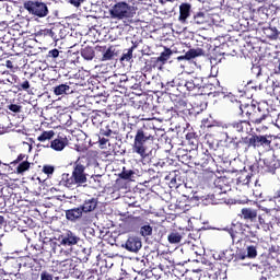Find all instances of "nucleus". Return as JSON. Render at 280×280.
<instances>
[{"label": "nucleus", "instance_id": "f257e3e1", "mask_svg": "<svg viewBox=\"0 0 280 280\" xmlns=\"http://www.w3.org/2000/svg\"><path fill=\"white\" fill-rule=\"evenodd\" d=\"M231 97V102H236L240 108V115L242 117H247L248 122L257 128V126H262L266 130H268V126L272 122V116L268 112V109H262L260 106L253 104H242L236 98L233 100Z\"/></svg>", "mask_w": 280, "mask_h": 280}, {"label": "nucleus", "instance_id": "f03ea898", "mask_svg": "<svg viewBox=\"0 0 280 280\" xmlns=\"http://www.w3.org/2000/svg\"><path fill=\"white\" fill-rule=\"evenodd\" d=\"M153 135H154V129L150 127L143 126L137 130L132 151L136 152V154H139L141 159H145V156H148V143L154 140Z\"/></svg>", "mask_w": 280, "mask_h": 280}, {"label": "nucleus", "instance_id": "7ed1b4c3", "mask_svg": "<svg viewBox=\"0 0 280 280\" xmlns=\"http://www.w3.org/2000/svg\"><path fill=\"white\" fill-rule=\"evenodd\" d=\"M89 174H86V166L82 164H75L73 166L72 175L69 176V174H63L62 175V185L65 187H68L71 189L73 185H84L86 183Z\"/></svg>", "mask_w": 280, "mask_h": 280}, {"label": "nucleus", "instance_id": "20e7f679", "mask_svg": "<svg viewBox=\"0 0 280 280\" xmlns=\"http://www.w3.org/2000/svg\"><path fill=\"white\" fill-rule=\"evenodd\" d=\"M112 19H117L118 21H124V19H133L137 14V9L128 4L127 2H117L109 10Z\"/></svg>", "mask_w": 280, "mask_h": 280}, {"label": "nucleus", "instance_id": "39448f33", "mask_svg": "<svg viewBox=\"0 0 280 280\" xmlns=\"http://www.w3.org/2000/svg\"><path fill=\"white\" fill-rule=\"evenodd\" d=\"M24 9L27 10L33 16H38V19H45L49 14V8L47 3L40 0H28L24 2Z\"/></svg>", "mask_w": 280, "mask_h": 280}, {"label": "nucleus", "instance_id": "423d86ee", "mask_svg": "<svg viewBox=\"0 0 280 280\" xmlns=\"http://www.w3.org/2000/svg\"><path fill=\"white\" fill-rule=\"evenodd\" d=\"M248 148H270L272 137L270 136H252L243 139Z\"/></svg>", "mask_w": 280, "mask_h": 280}, {"label": "nucleus", "instance_id": "0eeeda50", "mask_svg": "<svg viewBox=\"0 0 280 280\" xmlns=\"http://www.w3.org/2000/svg\"><path fill=\"white\" fill-rule=\"evenodd\" d=\"M58 248H60V245L54 240L44 242L42 247L40 245H34L33 255L36 257L34 258V261L38 259V255H42L43 250H47V253H56Z\"/></svg>", "mask_w": 280, "mask_h": 280}, {"label": "nucleus", "instance_id": "6e6552de", "mask_svg": "<svg viewBox=\"0 0 280 280\" xmlns=\"http://www.w3.org/2000/svg\"><path fill=\"white\" fill-rule=\"evenodd\" d=\"M142 246L143 244L141 243V238L135 235L128 236L125 244H122V248H125L129 253H139Z\"/></svg>", "mask_w": 280, "mask_h": 280}, {"label": "nucleus", "instance_id": "1a4fd4ad", "mask_svg": "<svg viewBox=\"0 0 280 280\" xmlns=\"http://www.w3.org/2000/svg\"><path fill=\"white\" fill-rule=\"evenodd\" d=\"M229 130H235L236 132H250L253 126L248 120H238L228 125Z\"/></svg>", "mask_w": 280, "mask_h": 280}, {"label": "nucleus", "instance_id": "9d476101", "mask_svg": "<svg viewBox=\"0 0 280 280\" xmlns=\"http://www.w3.org/2000/svg\"><path fill=\"white\" fill-rule=\"evenodd\" d=\"M244 225L243 223L236 222L232 223L231 228L224 229L231 237L232 244H235V241L237 240V235H243L244 233Z\"/></svg>", "mask_w": 280, "mask_h": 280}, {"label": "nucleus", "instance_id": "9b49d317", "mask_svg": "<svg viewBox=\"0 0 280 280\" xmlns=\"http://www.w3.org/2000/svg\"><path fill=\"white\" fill-rule=\"evenodd\" d=\"M187 93H196V91H200L202 89V78H191L186 79Z\"/></svg>", "mask_w": 280, "mask_h": 280}, {"label": "nucleus", "instance_id": "f8f14e48", "mask_svg": "<svg viewBox=\"0 0 280 280\" xmlns=\"http://www.w3.org/2000/svg\"><path fill=\"white\" fill-rule=\"evenodd\" d=\"M80 242V237L73 234V232L68 231L61 236L60 245L61 246H75Z\"/></svg>", "mask_w": 280, "mask_h": 280}, {"label": "nucleus", "instance_id": "ddd939ff", "mask_svg": "<svg viewBox=\"0 0 280 280\" xmlns=\"http://www.w3.org/2000/svg\"><path fill=\"white\" fill-rule=\"evenodd\" d=\"M171 102H173L177 113H185V110H187V100L185 96H176V94H173Z\"/></svg>", "mask_w": 280, "mask_h": 280}, {"label": "nucleus", "instance_id": "4468645a", "mask_svg": "<svg viewBox=\"0 0 280 280\" xmlns=\"http://www.w3.org/2000/svg\"><path fill=\"white\" fill-rule=\"evenodd\" d=\"M83 213H84V211L82 210V208L80 206L78 208H72V209L66 210V218L70 222H77V220H80V218H82Z\"/></svg>", "mask_w": 280, "mask_h": 280}, {"label": "nucleus", "instance_id": "2eb2a0df", "mask_svg": "<svg viewBox=\"0 0 280 280\" xmlns=\"http://www.w3.org/2000/svg\"><path fill=\"white\" fill-rule=\"evenodd\" d=\"M191 16V4L189 3H182L179 5V21L180 23H186L187 19Z\"/></svg>", "mask_w": 280, "mask_h": 280}, {"label": "nucleus", "instance_id": "dca6fc26", "mask_svg": "<svg viewBox=\"0 0 280 280\" xmlns=\"http://www.w3.org/2000/svg\"><path fill=\"white\" fill-rule=\"evenodd\" d=\"M97 198L85 199L81 210H83V213H91L94 209H97Z\"/></svg>", "mask_w": 280, "mask_h": 280}, {"label": "nucleus", "instance_id": "f3484780", "mask_svg": "<svg viewBox=\"0 0 280 280\" xmlns=\"http://www.w3.org/2000/svg\"><path fill=\"white\" fill-rule=\"evenodd\" d=\"M246 253H247V255L240 254L237 256V259L241 261H244V259H246V257L248 259H255V257H257V245H247Z\"/></svg>", "mask_w": 280, "mask_h": 280}, {"label": "nucleus", "instance_id": "a211bd4d", "mask_svg": "<svg viewBox=\"0 0 280 280\" xmlns=\"http://www.w3.org/2000/svg\"><path fill=\"white\" fill-rule=\"evenodd\" d=\"M192 23H195V25H207V23H209V14L202 11L195 13Z\"/></svg>", "mask_w": 280, "mask_h": 280}, {"label": "nucleus", "instance_id": "6ab92c4d", "mask_svg": "<svg viewBox=\"0 0 280 280\" xmlns=\"http://www.w3.org/2000/svg\"><path fill=\"white\" fill-rule=\"evenodd\" d=\"M262 33L270 40H277V38H279V34H280L279 30H277V26L262 27Z\"/></svg>", "mask_w": 280, "mask_h": 280}, {"label": "nucleus", "instance_id": "aec40b11", "mask_svg": "<svg viewBox=\"0 0 280 280\" xmlns=\"http://www.w3.org/2000/svg\"><path fill=\"white\" fill-rule=\"evenodd\" d=\"M54 93L55 95H71V93H73V89L69 84L65 83L55 86Z\"/></svg>", "mask_w": 280, "mask_h": 280}, {"label": "nucleus", "instance_id": "412c9836", "mask_svg": "<svg viewBox=\"0 0 280 280\" xmlns=\"http://www.w3.org/2000/svg\"><path fill=\"white\" fill-rule=\"evenodd\" d=\"M50 148L56 152H62L67 148V139L57 138L50 142Z\"/></svg>", "mask_w": 280, "mask_h": 280}, {"label": "nucleus", "instance_id": "4be33fe9", "mask_svg": "<svg viewBox=\"0 0 280 280\" xmlns=\"http://www.w3.org/2000/svg\"><path fill=\"white\" fill-rule=\"evenodd\" d=\"M170 58H172V50L168 48H165V50L162 51L159 57L153 58V60L155 62V66L165 65V62H167Z\"/></svg>", "mask_w": 280, "mask_h": 280}, {"label": "nucleus", "instance_id": "5701e85b", "mask_svg": "<svg viewBox=\"0 0 280 280\" xmlns=\"http://www.w3.org/2000/svg\"><path fill=\"white\" fill-rule=\"evenodd\" d=\"M48 32V36H51L54 40H60V38H65L67 36L65 27H56Z\"/></svg>", "mask_w": 280, "mask_h": 280}, {"label": "nucleus", "instance_id": "b1692460", "mask_svg": "<svg viewBox=\"0 0 280 280\" xmlns=\"http://www.w3.org/2000/svg\"><path fill=\"white\" fill-rule=\"evenodd\" d=\"M242 215L244 220H250V222H255V220H257V210L252 208H243Z\"/></svg>", "mask_w": 280, "mask_h": 280}, {"label": "nucleus", "instance_id": "393cba45", "mask_svg": "<svg viewBox=\"0 0 280 280\" xmlns=\"http://www.w3.org/2000/svg\"><path fill=\"white\" fill-rule=\"evenodd\" d=\"M200 56H205V50L202 48H191L185 54L186 60H194V58Z\"/></svg>", "mask_w": 280, "mask_h": 280}, {"label": "nucleus", "instance_id": "a878e982", "mask_svg": "<svg viewBox=\"0 0 280 280\" xmlns=\"http://www.w3.org/2000/svg\"><path fill=\"white\" fill-rule=\"evenodd\" d=\"M113 126H117V122H112L107 125L105 128H102L100 131L101 137H113L117 135V129H114Z\"/></svg>", "mask_w": 280, "mask_h": 280}, {"label": "nucleus", "instance_id": "bb28decb", "mask_svg": "<svg viewBox=\"0 0 280 280\" xmlns=\"http://www.w3.org/2000/svg\"><path fill=\"white\" fill-rule=\"evenodd\" d=\"M4 79H0V84H19V77L15 74H10L9 72H3Z\"/></svg>", "mask_w": 280, "mask_h": 280}, {"label": "nucleus", "instance_id": "cd10ccee", "mask_svg": "<svg viewBox=\"0 0 280 280\" xmlns=\"http://www.w3.org/2000/svg\"><path fill=\"white\" fill-rule=\"evenodd\" d=\"M167 240L170 244H180V242L183 241V234L173 231L167 235Z\"/></svg>", "mask_w": 280, "mask_h": 280}, {"label": "nucleus", "instance_id": "c85d7f7f", "mask_svg": "<svg viewBox=\"0 0 280 280\" xmlns=\"http://www.w3.org/2000/svg\"><path fill=\"white\" fill-rule=\"evenodd\" d=\"M218 259H220V261H232L233 260V250L230 249H224L222 252L219 253L218 255Z\"/></svg>", "mask_w": 280, "mask_h": 280}, {"label": "nucleus", "instance_id": "c756f323", "mask_svg": "<svg viewBox=\"0 0 280 280\" xmlns=\"http://www.w3.org/2000/svg\"><path fill=\"white\" fill-rule=\"evenodd\" d=\"M81 56L84 60H93L95 58V50L93 47H85L81 50Z\"/></svg>", "mask_w": 280, "mask_h": 280}, {"label": "nucleus", "instance_id": "7c9ffc66", "mask_svg": "<svg viewBox=\"0 0 280 280\" xmlns=\"http://www.w3.org/2000/svg\"><path fill=\"white\" fill-rule=\"evenodd\" d=\"M135 49H137V44H133L132 47H130L122 54L120 58L121 62H130V60H132V52L135 51Z\"/></svg>", "mask_w": 280, "mask_h": 280}, {"label": "nucleus", "instance_id": "2f4dec72", "mask_svg": "<svg viewBox=\"0 0 280 280\" xmlns=\"http://www.w3.org/2000/svg\"><path fill=\"white\" fill-rule=\"evenodd\" d=\"M176 86H178V79H173L172 81L162 83V89H164L168 94L172 93L173 89Z\"/></svg>", "mask_w": 280, "mask_h": 280}, {"label": "nucleus", "instance_id": "473e14b6", "mask_svg": "<svg viewBox=\"0 0 280 280\" xmlns=\"http://www.w3.org/2000/svg\"><path fill=\"white\" fill-rule=\"evenodd\" d=\"M56 133L54 130L44 131L40 136L37 137V141H40V143H45V141H50V139H54V136Z\"/></svg>", "mask_w": 280, "mask_h": 280}, {"label": "nucleus", "instance_id": "72a5a7b5", "mask_svg": "<svg viewBox=\"0 0 280 280\" xmlns=\"http://www.w3.org/2000/svg\"><path fill=\"white\" fill-rule=\"evenodd\" d=\"M31 86L30 81L27 79H23L21 82L18 81L15 89H18V91H25L26 93H30Z\"/></svg>", "mask_w": 280, "mask_h": 280}, {"label": "nucleus", "instance_id": "f704fd0d", "mask_svg": "<svg viewBox=\"0 0 280 280\" xmlns=\"http://www.w3.org/2000/svg\"><path fill=\"white\" fill-rule=\"evenodd\" d=\"M106 82L107 84L114 86V89H122L121 83L119 81V77L117 74L107 78Z\"/></svg>", "mask_w": 280, "mask_h": 280}, {"label": "nucleus", "instance_id": "c9c22d12", "mask_svg": "<svg viewBox=\"0 0 280 280\" xmlns=\"http://www.w3.org/2000/svg\"><path fill=\"white\" fill-rule=\"evenodd\" d=\"M177 91H180L182 95H187V79H177Z\"/></svg>", "mask_w": 280, "mask_h": 280}, {"label": "nucleus", "instance_id": "e433bc0d", "mask_svg": "<svg viewBox=\"0 0 280 280\" xmlns=\"http://www.w3.org/2000/svg\"><path fill=\"white\" fill-rule=\"evenodd\" d=\"M237 185H250V174L242 173L237 178Z\"/></svg>", "mask_w": 280, "mask_h": 280}, {"label": "nucleus", "instance_id": "4c0bfd02", "mask_svg": "<svg viewBox=\"0 0 280 280\" xmlns=\"http://www.w3.org/2000/svg\"><path fill=\"white\" fill-rule=\"evenodd\" d=\"M152 225L150 224H144L140 226V235L142 237H150V235H152Z\"/></svg>", "mask_w": 280, "mask_h": 280}, {"label": "nucleus", "instance_id": "58836bf2", "mask_svg": "<svg viewBox=\"0 0 280 280\" xmlns=\"http://www.w3.org/2000/svg\"><path fill=\"white\" fill-rule=\"evenodd\" d=\"M257 14L262 21H266L268 20V16H270V9H268L267 7H260L257 10Z\"/></svg>", "mask_w": 280, "mask_h": 280}, {"label": "nucleus", "instance_id": "ea45409f", "mask_svg": "<svg viewBox=\"0 0 280 280\" xmlns=\"http://www.w3.org/2000/svg\"><path fill=\"white\" fill-rule=\"evenodd\" d=\"M120 178H122V180H132V178H135V171L122 168Z\"/></svg>", "mask_w": 280, "mask_h": 280}, {"label": "nucleus", "instance_id": "a19ab883", "mask_svg": "<svg viewBox=\"0 0 280 280\" xmlns=\"http://www.w3.org/2000/svg\"><path fill=\"white\" fill-rule=\"evenodd\" d=\"M265 167H276L277 161L275 160V154H271L262 160Z\"/></svg>", "mask_w": 280, "mask_h": 280}, {"label": "nucleus", "instance_id": "79ce46f5", "mask_svg": "<svg viewBox=\"0 0 280 280\" xmlns=\"http://www.w3.org/2000/svg\"><path fill=\"white\" fill-rule=\"evenodd\" d=\"M27 170H30V162H27V160L21 162L16 167L18 174H23V172H27Z\"/></svg>", "mask_w": 280, "mask_h": 280}, {"label": "nucleus", "instance_id": "37998d69", "mask_svg": "<svg viewBox=\"0 0 280 280\" xmlns=\"http://www.w3.org/2000/svg\"><path fill=\"white\" fill-rule=\"evenodd\" d=\"M113 58H115V51H113L112 48H108V49L105 50V52L103 54L102 61H103V62H106L107 60H113Z\"/></svg>", "mask_w": 280, "mask_h": 280}, {"label": "nucleus", "instance_id": "c03bdc74", "mask_svg": "<svg viewBox=\"0 0 280 280\" xmlns=\"http://www.w3.org/2000/svg\"><path fill=\"white\" fill-rule=\"evenodd\" d=\"M213 158L211 154H201V161L199 162L202 167H207L209 165V162L212 161Z\"/></svg>", "mask_w": 280, "mask_h": 280}, {"label": "nucleus", "instance_id": "a18cd8bd", "mask_svg": "<svg viewBox=\"0 0 280 280\" xmlns=\"http://www.w3.org/2000/svg\"><path fill=\"white\" fill-rule=\"evenodd\" d=\"M178 185H180V178H178L176 175L171 178L170 187L171 188H177Z\"/></svg>", "mask_w": 280, "mask_h": 280}, {"label": "nucleus", "instance_id": "49530a36", "mask_svg": "<svg viewBox=\"0 0 280 280\" xmlns=\"http://www.w3.org/2000/svg\"><path fill=\"white\" fill-rule=\"evenodd\" d=\"M168 95H170L171 100H172V97H174V95H176V97L185 96V94L180 93V90H178V86L173 89L172 92L168 93Z\"/></svg>", "mask_w": 280, "mask_h": 280}, {"label": "nucleus", "instance_id": "de8ad7c7", "mask_svg": "<svg viewBox=\"0 0 280 280\" xmlns=\"http://www.w3.org/2000/svg\"><path fill=\"white\" fill-rule=\"evenodd\" d=\"M43 172H44V174H47V176H51V174H54V172H55V168L51 165H44Z\"/></svg>", "mask_w": 280, "mask_h": 280}, {"label": "nucleus", "instance_id": "09e8293b", "mask_svg": "<svg viewBox=\"0 0 280 280\" xmlns=\"http://www.w3.org/2000/svg\"><path fill=\"white\" fill-rule=\"evenodd\" d=\"M9 110H11V113H21V108H23L21 105L18 104H11L8 106Z\"/></svg>", "mask_w": 280, "mask_h": 280}, {"label": "nucleus", "instance_id": "8fccbe9b", "mask_svg": "<svg viewBox=\"0 0 280 280\" xmlns=\"http://www.w3.org/2000/svg\"><path fill=\"white\" fill-rule=\"evenodd\" d=\"M92 180L96 183L97 187H102V185H104V180H102V175H93Z\"/></svg>", "mask_w": 280, "mask_h": 280}, {"label": "nucleus", "instance_id": "3c124183", "mask_svg": "<svg viewBox=\"0 0 280 280\" xmlns=\"http://www.w3.org/2000/svg\"><path fill=\"white\" fill-rule=\"evenodd\" d=\"M67 3H70V5H73L74 8H80L82 3H84V0H66Z\"/></svg>", "mask_w": 280, "mask_h": 280}, {"label": "nucleus", "instance_id": "603ef678", "mask_svg": "<svg viewBox=\"0 0 280 280\" xmlns=\"http://www.w3.org/2000/svg\"><path fill=\"white\" fill-rule=\"evenodd\" d=\"M21 161H27V155L21 153L15 161L11 162V164L16 165V163H21Z\"/></svg>", "mask_w": 280, "mask_h": 280}, {"label": "nucleus", "instance_id": "864d4df0", "mask_svg": "<svg viewBox=\"0 0 280 280\" xmlns=\"http://www.w3.org/2000/svg\"><path fill=\"white\" fill-rule=\"evenodd\" d=\"M118 75V80L120 82V85L126 86V82H128V77L126 74H117Z\"/></svg>", "mask_w": 280, "mask_h": 280}, {"label": "nucleus", "instance_id": "5fc2aeb1", "mask_svg": "<svg viewBox=\"0 0 280 280\" xmlns=\"http://www.w3.org/2000/svg\"><path fill=\"white\" fill-rule=\"evenodd\" d=\"M40 280H54V277L49 272L43 271L40 273Z\"/></svg>", "mask_w": 280, "mask_h": 280}, {"label": "nucleus", "instance_id": "6e6d98bb", "mask_svg": "<svg viewBox=\"0 0 280 280\" xmlns=\"http://www.w3.org/2000/svg\"><path fill=\"white\" fill-rule=\"evenodd\" d=\"M58 56H60V51L56 48L52 50H49V52H48L49 58H58Z\"/></svg>", "mask_w": 280, "mask_h": 280}, {"label": "nucleus", "instance_id": "4d7b16f0", "mask_svg": "<svg viewBox=\"0 0 280 280\" xmlns=\"http://www.w3.org/2000/svg\"><path fill=\"white\" fill-rule=\"evenodd\" d=\"M188 144L191 145V150H196V148H198V139L194 138L191 140H188Z\"/></svg>", "mask_w": 280, "mask_h": 280}, {"label": "nucleus", "instance_id": "13d9d810", "mask_svg": "<svg viewBox=\"0 0 280 280\" xmlns=\"http://www.w3.org/2000/svg\"><path fill=\"white\" fill-rule=\"evenodd\" d=\"M225 141L228 143H235V141H237V137H231V136H229L228 132H225Z\"/></svg>", "mask_w": 280, "mask_h": 280}, {"label": "nucleus", "instance_id": "bf43d9fd", "mask_svg": "<svg viewBox=\"0 0 280 280\" xmlns=\"http://www.w3.org/2000/svg\"><path fill=\"white\" fill-rule=\"evenodd\" d=\"M98 143H100L101 148H104V145H106V143H108V139L100 136Z\"/></svg>", "mask_w": 280, "mask_h": 280}, {"label": "nucleus", "instance_id": "052dcab7", "mask_svg": "<svg viewBox=\"0 0 280 280\" xmlns=\"http://www.w3.org/2000/svg\"><path fill=\"white\" fill-rule=\"evenodd\" d=\"M259 229H262V231L268 232L270 229H272V225L270 223L265 222L262 225L259 226Z\"/></svg>", "mask_w": 280, "mask_h": 280}, {"label": "nucleus", "instance_id": "680f3d73", "mask_svg": "<svg viewBox=\"0 0 280 280\" xmlns=\"http://www.w3.org/2000/svg\"><path fill=\"white\" fill-rule=\"evenodd\" d=\"M233 144V148H235V150L240 149V144L244 143V138H242L241 140H234V142H230Z\"/></svg>", "mask_w": 280, "mask_h": 280}, {"label": "nucleus", "instance_id": "e2e57ef3", "mask_svg": "<svg viewBox=\"0 0 280 280\" xmlns=\"http://www.w3.org/2000/svg\"><path fill=\"white\" fill-rule=\"evenodd\" d=\"M186 139H187V141H191V139H196V133H192V132L187 133Z\"/></svg>", "mask_w": 280, "mask_h": 280}, {"label": "nucleus", "instance_id": "0e129e2a", "mask_svg": "<svg viewBox=\"0 0 280 280\" xmlns=\"http://www.w3.org/2000/svg\"><path fill=\"white\" fill-rule=\"evenodd\" d=\"M258 222H259V228H260V226H262V224L266 223V220H264V218L259 217Z\"/></svg>", "mask_w": 280, "mask_h": 280}, {"label": "nucleus", "instance_id": "69168bd1", "mask_svg": "<svg viewBox=\"0 0 280 280\" xmlns=\"http://www.w3.org/2000/svg\"><path fill=\"white\" fill-rule=\"evenodd\" d=\"M3 224H5V218H3V215H0V229L1 226H3Z\"/></svg>", "mask_w": 280, "mask_h": 280}, {"label": "nucleus", "instance_id": "338daca9", "mask_svg": "<svg viewBox=\"0 0 280 280\" xmlns=\"http://www.w3.org/2000/svg\"><path fill=\"white\" fill-rule=\"evenodd\" d=\"M7 67H8L9 69H12V61L7 60Z\"/></svg>", "mask_w": 280, "mask_h": 280}, {"label": "nucleus", "instance_id": "774afa93", "mask_svg": "<svg viewBox=\"0 0 280 280\" xmlns=\"http://www.w3.org/2000/svg\"><path fill=\"white\" fill-rule=\"evenodd\" d=\"M177 60H187V57H185V55L184 56H179V57H177Z\"/></svg>", "mask_w": 280, "mask_h": 280}]
</instances>
